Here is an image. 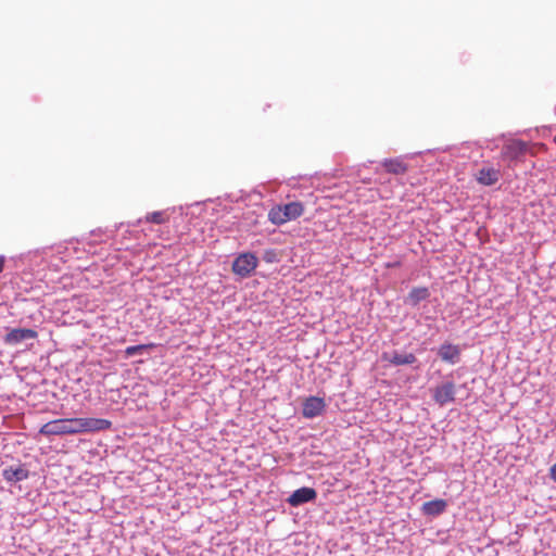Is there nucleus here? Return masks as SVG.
<instances>
[{"mask_svg":"<svg viewBox=\"0 0 556 556\" xmlns=\"http://www.w3.org/2000/svg\"><path fill=\"white\" fill-rule=\"evenodd\" d=\"M112 422L103 418L74 417L61 418L46 422L39 429V433L46 437L51 435H74L86 432L109 430Z\"/></svg>","mask_w":556,"mask_h":556,"instance_id":"f257e3e1","label":"nucleus"},{"mask_svg":"<svg viewBox=\"0 0 556 556\" xmlns=\"http://www.w3.org/2000/svg\"><path fill=\"white\" fill-rule=\"evenodd\" d=\"M153 348H155L154 343L131 345V346L126 348L125 355L127 357H130V356H134V355H136L138 353H141L142 351L150 350V349H153Z\"/></svg>","mask_w":556,"mask_h":556,"instance_id":"f3484780","label":"nucleus"},{"mask_svg":"<svg viewBox=\"0 0 556 556\" xmlns=\"http://www.w3.org/2000/svg\"><path fill=\"white\" fill-rule=\"evenodd\" d=\"M439 356L443 362L455 364L459 361L460 349L451 343H444L439 349Z\"/></svg>","mask_w":556,"mask_h":556,"instance_id":"1a4fd4ad","label":"nucleus"},{"mask_svg":"<svg viewBox=\"0 0 556 556\" xmlns=\"http://www.w3.org/2000/svg\"><path fill=\"white\" fill-rule=\"evenodd\" d=\"M430 295L428 288L417 287L413 288L408 293L407 301L410 305L416 306L419 302L428 299Z\"/></svg>","mask_w":556,"mask_h":556,"instance_id":"2eb2a0df","label":"nucleus"},{"mask_svg":"<svg viewBox=\"0 0 556 556\" xmlns=\"http://www.w3.org/2000/svg\"><path fill=\"white\" fill-rule=\"evenodd\" d=\"M325 401L321 397L309 396L303 403L302 414L305 418H314L325 409Z\"/></svg>","mask_w":556,"mask_h":556,"instance_id":"6e6552de","label":"nucleus"},{"mask_svg":"<svg viewBox=\"0 0 556 556\" xmlns=\"http://www.w3.org/2000/svg\"><path fill=\"white\" fill-rule=\"evenodd\" d=\"M29 476V472L26 468L20 466V467H9L3 470V478L8 482H18L22 480L27 479Z\"/></svg>","mask_w":556,"mask_h":556,"instance_id":"4468645a","label":"nucleus"},{"mask_svg":"<svg viewBox=\"0 0 556 556\" xmlns=\"http://www.w3.org/2000/svg\"><path fill=\"white\" fill-rule=\"evenodd\" d=\"M258 264L257 257L253 253H242L232 263V271L245 278L250 276Z\"/></svg>","mask_w":556,"mask_h":556,"instance_id":"20e7f679","label":"nucleus"},{"mask_svg":"<svg viewBox=\"0 0 556 556\" xmlns=\"http://www.w3.org/2000/svg\"><path fill=\"white\" fill-rule=\"evenodd\" d=\"M500 179V172L492 167H483L477 174V180L483 186H492Z\"/></svg>","mask_w":556,"mask_h":556,"instance_id":"ddd939ff","label":"nucleus"},{"mask_svg":"<svg viewBox=\"0 0 556 556\" xmlns=\"http://www.w3.org/2000/svg\"><path fill=\"white\" fill-rule=\"evenodd\" d=\"M446 507V501L438 498L424 503L421 506V510L427 516H439L445 511Z\"/></svg>","mask_w":556,"mask_h":556,"instance_id":"f8f14e48","label":"nucleus"},{"mask_svg":"<svg viewBox=\"0 0 556 556\" xmlns=\"http://www.w3.org/2000/svg\"><path fill=\"white\" fill-rule=\"evenodd\" d=\"M169 218H170V215L166 210L165 211H155L152 213H148L144 216V222L156 224V225H162V224L168 223Z\"/></svg>","mask_w":556,"mask_h":556,"instance_id":"dca6fc26","label":"nucleus"},{"mask_svg":"<svg viewBox=\"0 0 556 556\" xmlns=\"http://www.w3.org/2000/svg\"><path fill=\"white\" fill-rule=\"evenodd\" d=\"M549 476L554 481H556V463L551 467Z\"/></svg>","mask_w":556,"mask_h":556,"instance_id":"a211bd4d","label":"nucleus"},{"mask_svg":"<svg viewBox=\"0 0 556 556\" xmlns=\"http://www.w3.org/2000/svg\"><path fill=\"white\" fill-rule=\"evenodd\" d=\"M4 267V257L0 256V273L3 270Z\"/></svg>","mask_w":556,"mask_h":556,"instance_id":"6ab92c4d","label":"nucleus"},{"mask_svg":"<svg viewBox=\"0 0 556 556\" xmlns=\"http://www.w3.org/2000/svg\"><path fill=\"white\" fill-rule=\"evenodd\" d=\"M304 213L302 202L294 201L283 205H275L268 212V219L274 225H282L290 220H294Z\"/></svg>","mask_w":556,"mask_h":556,"instance_id":"f03ea898","label":"nucleus"},{"mask_svg":"<svg viewBox=\"0 0 556 556\" xmlns=\"http://www.w3.org/2000/svg\"><path fill=\"white\" fill-rule=\"evenodd\" d=\"M381 165L387 173L393 175H404L408 170V166L402 157L386 159Z\"/></svg>","mask_w":556,"mask_h":556,"instance_id":"9d476101","label":"nucleus"},{"mask_svg":"<svg viewBox=\"0 0 556 556\" xmlns=\"http://www.w3.org/2000/svg\"><path fill=\"white\" fill-rule=\"evenodd\" d=\"M382 359L395 366L412 365L417 361L416 356L413 353L402 354L397 352H394L391 355H389L388 353H383Z\"/></svg>","mask_w":556,"mask_h":556,"instance_id":"9b49d317","label":"nucleus"},{"mask_svg":"<svg viewBox=\"0 0 556 556\" xmlns=\"http://www.w3.org/2000/svg\"><path fill=\"white\" fill-rule=\"evenodd\" d=\"M433 400L441 406L455 400V384L451 381L435 387L432 391Z\"/></svg>","mask_w":556,"mask_h":556,"instance_id":"39448f33","label":"nucleus"},{"mask_svg":"<svg viewBox=\"0 0 556 556\" xmlns=\"http://www.w3.org/2000/svg\"><path fill=\"white\" fill-rule=\"evenodd\" d=\"M317 496V492L313 488L303 486L295 490L287 500V502L293 506H300L302 504L314 501Z\"/></svg>","mask_w":556,"mask_h":556,"instance_id":"0eeeda50","label":"nucleus"},{"mask_svg":"<svg viewBox=\"0 0 556 556\" xmlns=\"http://www.w3.org/2000/svg\"><path fill=\"white\" fill-rule=\"evenodd\" d=\"M38 336L37 331L28 328H15L10 330L5 337L4 342L9 345H16L24 340L36 339Z\"/></svg>","mask_w":556,"mask_h":556,"instance_id":"423d86ee","label":"nucleus"},{"mask_svg":"<svg viewBox=\"0 0 556 556\" xmlns=\"http://www.w3.org/2000/svg\"><path fill=\"white\" fill-rule=\"evenodd\" d=\"M528 151V144L518 139L507 140L501 150V159L503 162L510 163L520 161Z\"/></svg>","mask_w":556,"mask_h":556,"instance_id":"7ed1b4c3","label":"nucleus"}]
</instances>
